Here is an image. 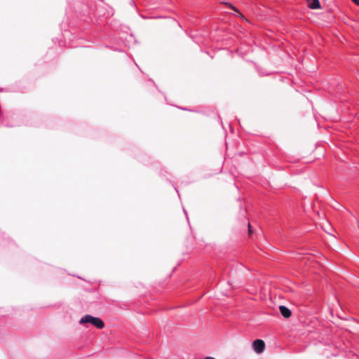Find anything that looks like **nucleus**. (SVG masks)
Segmentation results:
<instances>
[{"label":"nucleus","instance_id":"nucleus-6","mask_svg":"<svg viewBox=\"0 0 359 359\" xmlns=\"http://www.w3.org/2000/svg\"><path fill=\"white\" fill-rule=\"evenodd\" d=\"M248 235L251 236L252 234L253 231H252V227H251V225L250 223H248Z\"/></svg>","mask_w":359,"mask_h":359},{"label":"nucleus","instance_id":"nucleus-2","mask_svg":"<svg viewBox=\"0 0 359 359\" xmlns=\"http://www.w3.org/2000/svg\"><path fill=\"white\" fill-rule=\"evenodd\" d=\"M255 351L257 353H262L265 349V343L262 339H256L252 344Z\"/></svg>","mask_w":359,"mask_h":359},{"label":"nucleus","instance_id":"nucleus-1","mask_svg":"<svg viewBox=\"0 0 359 359\" xmlns=\"http://www.w3.org/2000/svg\"><path fill=\"white\" fill-rule=\"evenodd\" d=\"M87 323H91L98 329H102L104 327V323L101 318L94 317L90 315H86L80 320L81 324H85Z\"/></svg>","mask_w":359,"mask_h":359},{"label":"nucleus","instance_id":"nucleus-3","mask_svg":"<svg viewBox=\"0 0 359 359\" xmlns=\"http://www.w3.org/2000/svg\"><path fill=\"white\" fill-rule=\"evenodd\" d=\"M279 310H280L282 316L285 318H290L292 315L291 311L285 306H280Z\"/></svg>","mask_w":359,"mask_h":359},{"label":"nucleus","instance_id":"nucleus-8","mask_svg":"<svg viewBox=\"0 0 359 359\" xmlns=\"http://www.w3.org/2000/svg\"><path fill=\"white\" fill-rule=\"evenodd\" d=\"M205 359H215V358H212V357H206Z\"/></svg>","mask_w":359,"mask_h":359},{"label":"nucleus","instance_id":"nucleus-4","mask_svg":"<svg viewBox=\"0 0 359 359\" xmlns=\"http://www.w3.org/2000/svg\"><path fill=\"white\" fill-rule=\"evenodd\" d=\"M308 6L311 9L320 8V4L319 0H306Z\"/></svg>","mask_w":359,"mask_h":359},{"label":"nucleus","instance_id":"nucleus-5","mask_svg":"<svg viewBox=\"0 0 359 359\" xmlns=\"http://www.w3.org/2000/svg\"><path fill=\"white\" fill-rule=\"evenodd\" d=\"M225 4L226 6H228L230 8H231L232 10H233L234 11L237 12L239 15V16L241 18H244V16L238 11V10L235 7L233 6L232 4H229V3H225Z\"/></svg>","mask_w":359,"mask_h":359},{"label":"nucleus","instance_id":"nucleus-7","mask_svg":"<svg viewBox=\"0 0 359 359\" xmlns=\"http://www.w3.org/2000/svg\"><path fill=\"white\" fill-rule=\"evenodd\" d=\"M356 5L359 6V0H352Z\"/></svg>","mask_w":359,"mask_h":359}]
</instances>
